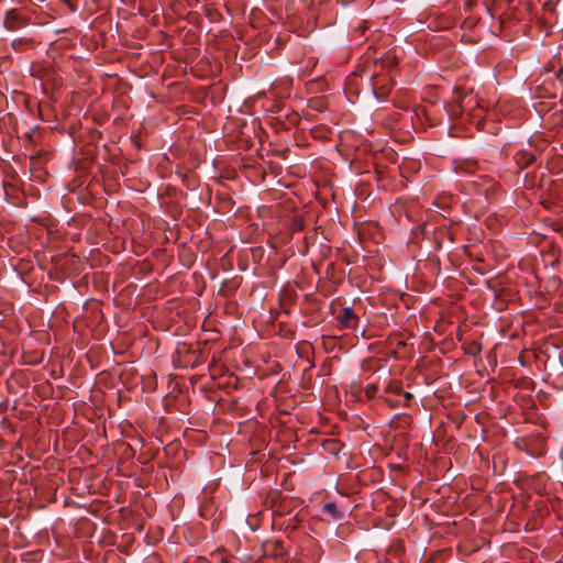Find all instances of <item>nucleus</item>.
Masks as SVG:
<instances>
[{"label":"nucleus","instance_id":"3","mask_svg":"<svg viewBox=\"0 0 563 563\" xmlns=\"http://www.w3.org/2000/svg\"><path fill=\"white\" fill-rule=\"evenodd\" d=\"M354 318H355V314H354L353 310L351 308H345L342 323L345 327H350V321L353 320Z\"/></svg>","mask_w":563,"mask_h":563},{"label":"nucleus","instance_id":"4","mask_svg":"<svg viewBox=\"0 0 563 563\" xmlns=\"http://www.w3.org/2000/svg\"><path fill=\"white\" fill-rule=\"evenodd\" d=\"M405 397H406V399H410L411 395L409 393H405Z\"/></svg>","mask_w":563,"mask_h":563},{"label":"nucleus","instance_id":"2","mask_svg":"<svg viewBox=\"0 0 563 563\" xmlns=\"http://www.w3.org/2000/svg\"><path fill=\"white\" fill-rule=\"evenodd\" d=\"M323 510L333 519H341L343 517V514L338 510V507L334 503H325L323 505Z\"/></svg>","mask_w":563,"mask_h":563},{"label":"nucleus","instance_id":"1","mask_svg":"<svg viewBox=\"0 0 563 563\" xmlns=\"http://www.w3.org/2000/svg\"><path fill=\"white\" fill-rule=\"evenodd\" d=\"M456 108L462 114H466L467 120L474 122L478 129H485L488 118L493 120V113L486 111L479 99L472 93L460 97Z\"/></svg>","mask_w":563,"mask_h":563}]
</instances>
